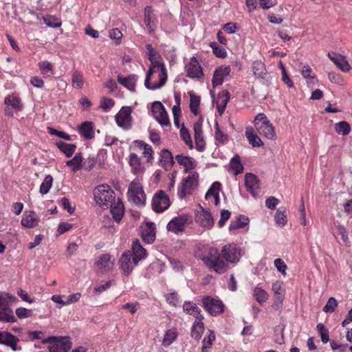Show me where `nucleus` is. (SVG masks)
Returning <instances> with one entry per match:
<instances>
[{
    "label": "nucleus",
    "instance_id": "obj_1",
    "mask_svg": "<svg viewBox=\"0 0 352 352\" xmlns=\"http://www.w3.org/2000/svg\"><path fill=\"white\" fill-rule=\"evenodd\" d=\"M146 47L151 65L147 72L144 84L147 89L154 90L165 85L167 73L164 64L155 59L156 52L153 46L147 44Z\"/></svg>",
    "mask_w": 352,
    "mask_h": 352
},
{
    "label": "nucleus",
    "instance_id": "obj_2",
    "mask_svg": "<svg viewBox=\"0 0 352 352\" xmlns=\"http://www.w3.org/2000/svg\"><path fill=\"white\" fill-rule=\"evenodd\" d=\"M201 259L210 271L217 274H224L228 269L226 261L216 248H209Z\"/></svg>",
    "mask_w": 352,
    "mask_h": 352
},
{
    "label": "nucleus",
    "instance_id": "obj_3",
    "mask_svg": "<svg viewBox=\"0 0 352 352\" xmlns=\"http://www.w3.org/2000/svg\"><path fill=\"white\" fill-rule=\"evenodd\" d=\"M94 199L101 207H109V205L115 200V192L110 186L102 184L94 190Z\"/></svg>",
    "mask_w": 352,
    "mask_h": 352
},
{
    "label": "nucleus",
    "instance_id": "obj_4",
    "mask_svg": "<svg viewBox=\"0 0 352 352\" xmlns=\"http://www.w3.org/2000/svg\"><path fill=\"white\" fill-rule=\"evenodd\" d=\"M127 195L131 202L139 206H144L146 195L138 179H134L129 184Z\"/></svg>",
    "mask_w": 352,
    "mask_h": 352
},
{
    "label": "nucleus",
    "instance_id": "obj_5",
    "mask_svg": "<svg viewBox=\"0 0 352 352\" xmlns=\"http://www.w3.org/2000/svg\"><path fill=\"white\" fill-rule=\"evenodd\" d=\"M199 175L197 173H190L186 178H185L180 186L178 188V195L181 199L186 197L188 195H190L192 190L198 185Z\"/></svg>",
    "mask_w": 352,
    "mask_h": 352
},
{
    "label": "nucleus",
    "instance_id": "obj_6",
    "mask_svg": "<svg viewBox=\"0 0 352 352\" xmlns=\"http://www.w3.org/2000/svg\"><path fill=\"white\" fill-rule=\"evenodd\" d=\"M43 343H50V352H67L72 348V342L68 338L49 337L43 341Z\"/></svg>",
    "mask_w": 352,
    "mask_h": 352
},
{
    "label": "nucleus",
    "instance_id": "obj_7",
    "mask_svg": "<svg viewBox=\"0 0 352 352\" xmlns=\"http://www.w3.org/2000/svg\"><path fill=\"white\" fill-rule=\"evenodd\" d=\"M220 252L226 261L228 267L229 263H236L239 261L240 249L236 244L231 243L224 245Z\"/></svg>",
    "mask_w": 352,
    "mask_h": 352
},
{
    "label": "nucleus",
    "instance_id": "obj_8",
    "mask_svg": "<svg viewBox=\"0 0 352 352\" xmlns=\"http://www.w3.org/2000/svg\"><path fill=\"white\" fill-rule=\"evenodd\" d=\"M170 206L169 197L163 191L157 192L153 197L152 208L157 212H164Z\"/></svg>",
    "mask_w": 352,
    "mask_h": 352
},
{
    "label": "nucleus",
    "instance_id": "obj_9",
    "mask_svg": "<svg viewBox=\"0 0 352 352\" xmlns=\"http://www.w3.org/2000/svg\"><path fill=\"white\" fill-rule=\"evenodd\" d=\"M131 113L132 109L129 107H123L116 115V121L117 124L124 129H129L131 126Z\"/></svg>",
    "mask_w": 352,
    "mask_h": 352
},
{
    "label": "nucleus",
    "instance_id": "obj_10",
    "mask_svg": "<svg viewBox=\"0 0 352 352\" xmlns=\"http://www.w3.org/2000/svg\"><path fill=\"white\" fill-rule=\"evenodd\" d=\"M190 220V216L188 214L175 217L167 224V230L175 234L182 232Z\"/></svg>",
    "mask_w": 352,
    "mask_h": 352
},
{
    "label": "nucleus",
    "instance_id": "obj_11",
    "mask_svg": "<svg viewBox=\"0 0 352 352\" xmlns=\"http://www.w3.org/2000/svg\"><path fill=\"white\" fill-rule=\"evenodd\" d=\"M203 305L206 310L212 316L219 315L224 311L223 302L210 296L204 298Z\"/></svg>",
    "mask_w": 352,
    "mask_h": 352
},
{
    "label": "nucleus",
    "instance_id": "obj_12",
    "mask_svg": "<svg viewBox=\"0 0 352 352\" xmlns=\"http://www.w3.org/2000/svg\"><path fill=\"white\" fill-rule=\"evenodd\" d=\"M151 110L153 117L162 126L169 125L168 114L160 102H154Z\"/></svg>",
    "mask_w": 352,
    "mask_h": 352
},
{
    "label": "nucleus",
    "instance_id": "obj_13",
    "mask_svg": "<svg viewBox=\"0 0 352 352\" xmlns=\"http://www.w3.org/2000/svg\"><path fill=\"white\" fill-rule=\"evenodd\" d=\"M195 221L204 228H210L214 225V219L210 212L204 210L199 206V210L195 212Z\"/></svg>",
    "mask_w": 352,
    "mask_h": 352
},
{
    "label": "nucleus",
    "instance_id": "obj_14",
    "mask_svg": "<svg viewBox=\"0 0 352 352\" xmlns=\"http://www.w3.org/2000/svg\"><path fill=\"white\" fill-rule=\"evenodd\" d=\"M119 265L123 273L126 275H129L133 271L134 266L138 264L133 263L132 253L131 250H128L122 254L119 259Z\"/></svg>",
    "mask_w": 352,
    "mask_h": 352
},
{
    "label": "nucleus",
    "instance_id": "obj_15",
    "mask_svg": "<svg viewBox=\"0 0 352 352\" xmlns=\"http://www.w3.org/2000/svg\"><path fill=\"white\" fill-rule=\"evenodd\" d=\"M185 69L187 76L191 78H201L204 76L202 68L196 58L192 57L186 65Z\"/></svg>",
    "mask_w": 352,
    "mask_h": 352
},
{
    "label": "nucleus",
    "instance_id": "obj_16",
    "mask_svg": "<svg viewBox=\"0 0 352 352\" xmlns=\"http://www.w3.org/2000/svg\"><path fill=\"white\" fill-rule=\"evenodd\" d=\"M245 184L248 191H249L252 195L256 198L258 195L256 192L259 188L260 182L257 176L252 173H247L245 175Z\"/></svg>",
    "mask_w": 352,
    "mask_h": 352
},
{
    "label": "nucleus",
    "instance_id": "obj_17",
    "mask_svg": "<svg viewBox=\"0 0 352 352\" xmlns=\"http://www.w3.org/2000/svg\"><path fill=\"white\" fill-rule=\"evenodd\" d=\"M19 339L8 331H0V344L6 345L16 351L19 350L17 344Z\"/></svg>",
    "mask_w": 352,
    "mask_h": 352
},
{
    "label": "nucleus",
    "instance_id": "obj_18",
    "mask_svg": "<svg viewBox=\"0 0 352 352\" xmlns=\"http://www.w3.org/2000/svg\"><path fill=\"white\" fill-rule=\"evenodd\" d=\"M230 66L222 65L217 68L214 70L212 80L213 87L221 85L224 78L230 74Z\"/></svg>",
    "mask_w": 352,
    "mask_h": 352
},
{
    "label": "nucleus",
    "instance_id": "obj_19",
    "mask_svg": "<svg viewBox=\"0 0 352 352\" xmlns=\"http://www.w3.org/2000/svg\"><path fill=\"white\" fill-rule=\"evenodd\" d=\"M95 265L98 270L109 272L114 266V260L109 254H103L98 257Z\"/></svg>",
    "mask_w": 352,
    "mask_h": 352
},
{
    "label": "nucleus",
    "instance_id": "obj_20",
    "mask_svg": "<svg viewBox=\"0 0 352 352\" xmlns=\"http://www.w3.org/2000/svg\"><path fill=\"white\" fill-rule=\"evenodd\" d=\"M194 136L197 149L203 151L205 146V142L202 135V119H199L193 125Z\"/></svg>",
    "mask_w": 352,
    "mask_h": 352
},
{
    "label": "nucleus",
    "instance_id": "obj_21",
    "mask_svg": "<svg viewBox=\"0 0 352 352\" xmlns=\"http://www.w3.org/2000/svg\"><path fill=\"white\" fill-rule=\"evenodd\" d=\"M39 223V218L34 211H25L21 219V225L28 228L36 227Z\"/></svg>",
    "mask_w": 352,
    "mask_h": 352
},
{
    "label": "nucleus",
    "instance_id": "obj_22",
    "mask_svg": "<svg viewBox=\"0 0 352 352\" xmlns=\"http://www.w3.org/2000/svg\"><path fill=\"white\" fill-rule=\"evenodd\" d=\"M131 252L135 264H138L141 260L144 259L147 256L146 250L142 246L138 240L133 242Z\"/></svg>",
    "mask_w": 352,
    "mask_h": 352
},
{
    "label": "nucleus",
    "instance_id": "obj_23",
    "mask_svg": "<svg viewBox=\"0 0 352 352\" xmlns=\"http://www.w3.org/2000/svg\"><path fill=\"white\" fill-rule=\"evenodd\" d=\"M129 164L133 173L141 174L144 172V166L142 164L140 157L136 153H130L129 156Z\"/></svg>",
    "mask_w": 352,
    "mask_h": 352
},
{
    "label": "nucleus",
    "instance_id": "obj_24",
    "mask_svg": "<svg viewBox=\"0 0 352 352\" xmlns=\"http://www.w3.org/2000/svg\"><path fill=\"white\" fill-rule=\"evenodd\" d=\"M328 57L340 68L342 72H349L351 66L346 58L335 52L328 53Z\"/></svg>",
    "mask_w": 352,
    "mask_h": 352
},
{
    "label": "nucleus",
    "instance_id": "obj_25",
    "mask_svg": "<svg viewBox=\"0 0 352 352\" xmlns=\"http://www.w3.org/2000/svg\"><path fill=\"white\" fill-rule=\"evenodd\" d=\"M256 129L259 134L264 135L267 139L274 140L276 138L274 127L270 122L258 125Z\"/></svg>",
    "mask_w": 352,
    "mask_h": 352
},
{
    "label": "nucleus",
    "instance_id": "obj_26",
    "mask_svg": "<svg viewBox=\"0 0 352 352\" xmlns=\"http://www.w3.org/2000/svg\"><path fill=\"white\" fill-rule=\"evenodd\" d=\"M113 218L117 222H120L124 214V206L120 201H113L109 205Z\"/></svg>",
    "mask_w": 352,
    "mask_h": 352
},
{
    "label": "nucleus",
    "instance_id": "obj_27",
    "mask_svg": "<svg viewBox=\"0 0 352 352\" xmlns=\"http://www.w3.org/2000/svg\"><path fill=\"white\" fill-rule=\"evenodd\" d=\"M221 184L220 182H214L205 195V198L208 200L212 197L214 199L215 206H217L220 201L219 191L221 190Z\"/></svg>",
    "mask_w": 352,
    "mask_h": 352
},
{
    "label": "nucleus",
    "instance_id": "obj_28",
    "mask_svg": "<svg viewBox=\"0 0 352 352\" xmlns=\"http://www.w3.org/2000/svg\"><path fill=\"white\" fill-rule=\"evenodd\" d=\"M143 240L147 243H151L155 239V231L153 223H148L142 230Z\"/></svg>",
    "mask_w": 352,
    "mask_h": 352
},
{
    "label": "nucleus",
    "instance_id": "obj_29",
    "mask_svg": "<svg viewBox=\"0 0 352 352\" xmlns=\"http://www.w3.org/2000/svg\"><path fill=\"white\" fill-rule=\"evenodd\" d=\"M80 134L87 140L94 137V124L91 122H84L78 128Z\"/></svg>",
    "mask_w": 352,
    "mask_h": 352
},
{
    "label": "nucleus",
    "instance_id": "obj_30",
    "mask_svg": "<svg viewBox=\"0 0 352 352\" xmlns=\"http://www.w3.org/2000/svg\"><path fill=\"white\" fill-rule=\"evenodd\" d=\"M252 69L254 74L256 78L267 80L268 74L263 63L258 60L254 61Z\"/></svg>",
    "mask_w": 352,
    "mask_h": 352
},
{
    "label": "nucleus",
    "instance_id": "obj_31",
    "mask_svg": "<svg viewBox=\"0 0 352 352\" xmlns=\"http://www.w3.org/2000/svg\"><path fill=\"white\" fill-rule=\"evenodd\" d=\"M174 164L172 153L168 149H164L161 152L160 164L166 169L170 168Z\"/></svg>",
    "mask_w": 352,
    "mask_h": 352
},
{
    "label": "nucleus",
    "instance_id": "obj_32",
    "mask_svg": "<svg viewBox=\"0 0 352 352\" xmlns=\"http://www.w3.org/2000/svg\"><path fill=\"white\" fill-rule=\"evenodd\" d=\"M137 80L138 76L135 74L131 75L128 77H122L121 76H118V82L131 91L135 90Z\"/></svg>",
    "mask_w": 352,
    "mask_h": 352
},
{
    "label": "nucleus",
    "instance_id": "obj_33",
    "mask_svg": "<svg viewBox=\"0 0 352 352\" xmlns=\"http://www.w3.org/2000/svg\"><path fill=\"white\" fill-rule=\"evenodd\" d=\"M16 300L15 296L7 292H0V309H11L10 306Z\"/></svg>",
    "mask_w": 352,
    "mask_h": 352
},
{
    "label": "nucleus",
    "instance_id": "obj_34",
    "mask_svg": "<svg viewBox=\"0 0 352 352\" xmlns=\"http://www.w3.org/2000/svg\"><path fill=\"white\" fill-rule=\"evenodd\" d=\"M245 136L249 141V143L253 147H260L263 145V143L261 138L254 133V131L252 127H248L245 131Z\"/></svg>",
    "mask_w": 352,
    "mask_h": 352
},
{
    "label": "nucleus",
    "instance_id": "obj_35",
    "mask_svg": "<svg viewBox=\"0 0 352 352\" xmlns=\"http://www.w3.org/2000/svg\"><path fill=\"white\" fill-rule=\"evenodd\" d=\"M202 317L195 321L191 329V337L199 340L204 331V323L201 322Z\"/></svg>",
    "mask_w": 352,
    "mask_h": 352
},
{
    "label": "nucleus",
    "instance_id": "obj_36",
    "mask_svg": "<svg viewBox=\"0 0 352 352\" xmlns=\"http://www.w3.org/2000/svg\"><path fill=\"white\" fill-rule=\"evenodd\" d=\"M183 309L184 312L195 317L197 320L201 317L200 316V309L193 302H185L183 305Z\"/></svg>",
    "mask_w": 352,
    "mask_h": 352
},
{
    "label": "nucleus",
    "instance_id": "obj_37",
    "mask_svg": "<svg viewBox=\"0 0 352 352\" xmlns=\"http://www.w3.org/2000/svg\"><path fill=\"white\" fill-rule=\"evenodd\" d=\"M135 144L138 146L139 150L142 151V154L147 158L146 161L149 162L153 158V153L151 146L143 141L137 140Z\"/></svg>",
    "mask_w": 352,
    "mask_h": 352
},
{
    "label": "nucleus",
    "instance_id": "obj_38",
    "mask_svg": "<svg viewBox=\"0 0 352 352\" xmlns=\"http://www.w3.org/2000/svg\"><path fill=\"white\" fill-rule=\"evenodd\" d=\"M57 147L66 155L67 157H70L74 153L76 146L74 144H67L63 142H58L56 143Z\"/></svg>",
    "mask_w": 352,
    "mask_h": 352
},
{
    "label": "nucleus",
    "instance_id": "obj_39",
    "mask_svg": "<svg viewBox=\"0 0 352 352\" xmlns=\"http://www.w3.org/2000/svg\"><path fill=\"white\" fill-rule=\"evenodd\" d=\"M82 156L81 153L76 154L72 160L66 162V165L72 167L74 172H76L80 170L82 166Z\"/></svg>",
    "mask_w": 352,
    "mask_h": 352
},
{
    "label": "nucleus",
    "instance_id": "obj_40",
    "mask_svg": "<svg viewBox=\"0 0 352 352\" xmlns=\"http://www.w3.org/2000/svg\"><path fill=\"white\" fill-rule=\"evenodd\" d=\"M175 160L179 164L183 165L186 169H192L195 167V161L192 157L182 155H177L175 156Z\"/></svg>",
    "mask_w": 352,
    "mask_h": 352
},
{
    "label": "nucleus",
    "instance_id": "obj_41",
    "mask_svg": "<svg viewBox=\"0 0 352 352\" xmlns=\"http://www.w3.org/2000/svg\"><path fill=\"white\" fill-rule=\"evenodd\" d=\"M248 222L249 220L247 217L244 216H241L238 217L236 220L231 221L229 226V230L230 231H233L239 228H242L245 227L246 225H248Z\"/></svg>",
    "mask_w": 352,
    "mask_h": 352
},
{
    "label": "nucleus",
    "instance_id": "obj_42",
    "mask_svg": "<svg viewBox=\"0 0 352 352\" xmlns=\"http://www.w3.org/2000/svg\"><path fill=\"white\" fill-rule=\"evenodd\" d=\"M253 296L259 304L266 302L269 297L267 293L258 286L254 289Z\"/></svg>",
    "mask_w": 352,
    "mask_h": 352
},
{
    "label": "nucleus",
    "instance_id": "obj_43",
    "mask_svg": "<svg viewBox=\"0 0 352 352\" xmlns=\"http://www.w3.org/2000/svg\"><path fill=\"white\" fill-rule=\"evenodd\" d=\"M16 321V320L14 316L12 309H1L0 322L12 323Z\"/></svg>",
    "mask_w": 352,
    "mask_h": 352
},
{
    "label": "nucleus",
    "instance_id": "obj_44",
    "mask_svg": "<svg viewBox=\"0 0 352 352\" xmlns=\"http://www.w3.org/2000/svg\"><path fill=\"white\" fill-rule=\"evenodd\" d=\"M5 104L8 106H11L12 108L16 110H21L22 104L19 97L11 95L8 96L5 98Z\"/></svg>",
    "mask_w": 352,
    "mask_h": 352
},
{
    "label": "nucleus",
    "instance_id": "obj_45",
    "mask_svg": "<svg viewBox=\"0 0 352 352\" xmlns=\"http://www.w3.org/2000/svg\"><path fill=\"white\" fill-rule=\"evenodd\" d=\"M335 130L340 135H346L351 132V126L348 122L341 121L335 124Z\"/></svg>",
    "mask_w": 352,
    "mask_h": 352
},
{
    "label": "nucleus",
    "instance_id": "obj_46",
    "mask_svg": "<svg viewBox=\"0 0 352 352\" xmlns=\"http://www.w3.org/2000/svg\"><path fill=\"white\" fill-rule=\"evenodd\" d=\"M177 333L175 329H168L164 336L162 344L164 346L170 345L177 338Z\"/></svg>",
    "mask_w": 352,
    "mask_h": 352
},
{
    "label": "nucleus",
    "instance_id": "obj_47",
    "mask_svg": "<svg viewBox=\"0 0 352 352\" xmlns=\"http://www.w3.org/2000/svg\"><path fill=\"white\" fill-rule=\"evenodd\" d=\"M215 340V335L214 331L209 330L208 334L204 337L203 340L202 352H207L212 342Z\"/></svg>",
    "mask_w": 352,
    "mask_h": 352
},
{
    "label": "nucleus",
    "instance_id": "obj_48",
    "mask_svg": "<svg viewBox=\"0 0 352 352\" xmlns=\"http://www.w3.org/2000/svg\"><path fill=\"white\" fill-rule=\"evenodd\" d=\"M230 168L235 172V175H239L243 171V166L240 161V157L236 155L230 161Z\"/></svg>",
    "mask_w": 352,
    "mask_h": 352
},
{
    "label": "nucleus",
    "instance_id": "obj_49",
    "mask_svg": "<svg viewBox=\"0 0 352 352\" xmlns=\"http://www.w3.org/2000/svg\"><path fill=\"white\" fill-rule=\"evenodd\" d=\"M52 182H53L52 177L51 175H47L45 177L43 182H42V184L40 186V189H39L40 192L42 195L47 194L50 191V188H52Z\"/></svg>",
    "mask_w": 352,
    "mask_h": 352
},
{
    "label": "nucleus",
    "instance_id": "obj_50",
    "mask_svg": "<svg viewBox=\"0 0 352 352\" xmlns=\"http://www.w3.org/2000/svg\"><path fill=\"white\" fill-rule=\"evenodd\" d=\"M38 67L43 75L49 77L53 74L52 65L50 62L47 60L41 61L38 63Z\"/></svg>",
    "mask_w": 352,
    "mask_h": 352
},
{
    "label": "nucleus",
    "instance_id": "obj_51",
    "mask_svg": "<svg viewBox=\"0 0 352 352\" xmlns=\"http://www.w3.org/2000/svg\"><path fill=\"white\" fill-rule=\"evenodd\" d=\"M72 85L78 89H81L84 84L82 75L78 71L74 72L72 79Z\"/></svg>",
    "mask_w": 352,
    "mask_h": 352
},
{
    "label": "nucleus",
    "instance_id": "obj_52",
    "mask_svg": "<svg viewBox=\"0 0 352 352\" xmlns=\"http://www.w3.org/2000/svg\"><path fill=\"white\" fill-rule=\"evenodd\" d=\"M43 21L45 24L50 28H59L62 24L61 21L58 18L54 16H47L44 17Z\"/></svg>",
    "mask_w": 352,
    "mask_h": 352
},
{
    "label": "nucleus",
    "instance_id": "obj_53",
    "mask_svg": "<svg viewBox=\"0 0 352 352\" xmlns=\"http://www.w3.org/2000/svg\"><path fill=\"white\" fill-rule=\"evenodd\" d=\"M272 289L278 299L283 298L284 289L283 287V283L281 281H276L272 284Z\"/></svg>",
    "mask_w": 352,
    "mask_h": 352
},
{
    "label": "nucleus",
    "instance_id": "obj_54",
    "mask_svg": "<svg viewBox=\"0 0 352 352\" xmlns=\"http://www.w3.org/2000/svg\"><path fill=\"white\" fill-rule=\"evenodd\" d=\"M230 100V93L227 90H223L218 95L217 105L226 107Z\"/></svg>",
    "mask_w": 352,
    "mask_h": 352
},
{
    "label": "nucleus",
    "instance_id": "obj_55",
    "mask_svg": "<svg viewBox=\"0 0 352 352\" xmlns=\"http://www.w3.org/2000/svg\"><path fill=\"white\" fill-rule=\"evenodd\" d=\"M190 108L191 112L197 115L199 113V106L200 104V98L199 96H195L193 94H190Z\"/></svg>",
    "mask_w": 352,
    "mask_h": 352
},
{
    "label": "nucleus",
    "instance_id": "obj_56",
    "mask_svg": "<svg viewBox=\"0 0 352 352\" xmlns=\"http://www.w3.org/2000/svg\"><path fill=\"white\" fill-rule=\"evenodd\" d=\"M210 46L212 47L213 53L218 57L224 58L226 56L227 52L226 50L219 46L217 43L212 42L210 44Z\"/></svg>",
    "mask_w": 352,
    "mask_h": 352
},
{
    "label": "nucleus",
    "instance_id": "obj_57",
    "mask_svg": "<svg viewBox=\"0 0 352 352\" xmlns=\"http://www.w3.org/2000/svg\"><path fill=\"white\" fill-rule=\"evenodd\" d=\"M316 329L320 333L322 342L323 343L328 342L329 340L328 329H326L322 323L317 324Z\"/></svg>",
    "mask_w": 352,
    "mask_h": 352
},
{
    "label": "nucleus",
    "instance_id": "obj_58",
    "mask_svg": "<svg viewBox=\"0 0 352 352\" xmlns=\"http://www.w3.org/2000/svg\"><path fill=\"white\" fill-rule=\"evenodd\" d=\"M338 306V302L336 298L331 297L327 300L326 305L323 307V311L325 313H332L335 311Z\"/></svg>",
    "mask_w": 352,
    "mask_h": 352
},
{
    "label": "nucleus",
    "instance_id": "obj_59",
    "mask_svg": "<svg viewBox=\"0 0 352 352\" xmlns=\"http://www.w3.org/2000/svg\"><path fill=\"white\" fill-rule=\"evenodd\" d=\"M180 135L185 143L190 148H192V141L187 129L183 125L180 129Z\"/></svg>",
    "mask_w": 352,
    "mask_h": 352
},
{
    "label": "nucleus",
    "instance_id": "obj_60",
    "mask_svg": "<svg viewBox=\"0 0 352 352\" xmlns=\"http://www.w3.org/2000/svg\"><path fill=\"white\" fill-rule=\"evenodd\" d=\"M278 65L281 69V72H282V75H283V78H282V80L289 87H292L294 86V84L292 81V80L289 78V77L288 76L287 74V72H286V69L283 65V63L281 60H280L278 62Z\"/></svg>",
    "mask_w": 352,
    "mask_h": 352
},
{
    "label": "nucleus",
    "instance_id": "obj_61",
    "mask_svg": "<svg viewBox=\"0 0 352 352\" xmlns=\"http://www.w3.org/2000/svg\"><path fill=\"white\" fill-rule=\"evenodd\" d=\"M215 139L219 142L225 143L228 140V135L221 131L217 122L215 123Z\"/></svg>",
    "mask_w": 352,
    "mask_h": 352
},
{
    "label": "nucleus",
    "instance_id": "obj_62",
    "mask_svg": "<svg viewBox=\"0 0 352 352\" xmlns=\"http://www.w3.org/2000/svg\"><path fill=\"white\" fill-rule=\"evenodd\" d=\"M47 130H48V132L51 135H56V136H58V137H59L60 138H63L64 140H72L71 136L67 135L64 131H58V130H56L55 129H53L52 127H48Z\"/></svg>",
    "mask_w": 352,
    "mask_h": 352
},
{
    "label": "nucleus",
    "instance_id": "obj_63",
    "mask_svg": "<svg viewBox=\"0 0 352 352\" xmlns=\"http://www.w3.org/2000/svg\"><path fill=\"white\" fill-rule=\"evenodd\" d=\"M274 265L277 270L284 276L286 275L287 265L281 258H276L274 260Z\"/></svg>",
    "mask_w": 352,
    "mask_h": 352
},
{
    "label": "nucleus",
    "instance_id": "obj_64",
    "mask_svg": "<svg viewBox=\"0 0 352 352\" xmlns=\"http://www.w3.org/2000/svg\"><path fill=\"white\" fill-rule=\"evenodd\" d=\"M16 314L19 318H26L32 316V311L26 308L20 307L16 309Z\"/></svg>",
    "mask_w": 352,
    "mask_h": 352
}]
</instances>
